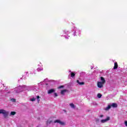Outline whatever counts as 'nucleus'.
<instances>
[{"instance_id": "f257e3e1", "label": "nucleus", "mask_w": 127, "mask_h": 127, "mask_svg": "<svg viewBox=\"0 0 127 127\" xmlns=\"http://www.w3.org/2000/svg\"><path fill=\"white\" fill-rule=\"evenodd\" d=\"M23 91H25V85H24L15 88L13 92L16 93H21Z\"/></svg>"}, {"instance_id": "f03ea898", "label": "nucleus", "mask_w": 127, "mask_h": 127, "mask_svg": "<svg viewBox=\"0 0 127 127\" xmlns=\"http://www.w3.org/2000/svg\"><path fill=\"white\" fill-rule=\"evenodd\" d=\"M69 34H70V32L67 30L64 29L62 32L61 36L65 37V39H69V37H70V36H68Z\"/></svg>"}, {"instance_id": "7ed1b4c3", "label": "nucleus", "mask_w": 127, "mask_h": 127, "mask_svg": "<svg viewBox=\"0 0 127 127\" xmlns=\"http://www.w3.org/2000/svg\"><path fill=\"white\" fill-rule=\"evenodd\" d=\"M2 114L3 115V117L4 119H7V117H8V114H9V112L6 111L3 109L0 110V115Z\"/></svg>"}, {"instance_id": "20e7f679", "label": "nucleus", "mask_w": 127, "mask_h": 127, "mask_svg": "<svg viewBox=\"0 0 127 127\" xmlns=\"http://www.w3.org/2000/svg\"><path fill=\"white\" fill-rule=\"evenodd\" d=\"M72 32L73 33V36H77L81 34V31L75 27L72 30Z\"/></svg>"}, {"instance_id": "39448f33", "label": "nucleus", "mask_w": 127, "mask_h": 127, "mask_svg": "<svg viewBox=\"0 0 127 127\" xmlns=\"http://www.w3.org/2000/svg\"><path fill=\"white\" fill-rule=\"evenodd\" d=\"M36 90V86L35 85L32 86H26L25 85V91H34Z\"/></svg>"}, {"instance_id": "423d86ee", "label": "nucleus", "mask_w": 127, "mask_h": 127, "mask_svg": "<svg viewBox=\"0 0 127 127\" xmlns=\"http://www.w3.org/2000/svg\"><path fill=\"white\" fill-rule=\"evenodd\" d=\"M111 107L113 108H117L118 104L117 103H112L111 105H108V107L105 108V110L108 111V110H110Z\"/></svg>"}, {"instance_id": "0eeeda50", "label": "nucleus", "mask_w": 127, "mask_h": 127, "mask_svg": "<svg viewBox=\"0 0 127 127\" xmlns=\"http://www.w3.org/2000/svg\"><path fill=\"white\" fill-rule=\"evenodd\" d=\"M55 124H56L57 123L58 124H60L61 126H65V123L59 120H57L54 121Z\"/></svg>"}, {"instance_id": "6e6552de", "label": "nucleus", "mask_w": 127, "mask_h": 127, "mask_svg": "<svg viewBox=\"0 0 127 127\" xmlns=\"http://www.w3.org/2000/svg\"><path fill=\"white\" fill-rule=\"evenodd\" d=\"M111 120V117H107L106 119H103L101 120V123L102 124H104L105 123H107L108 121H110Z\"/></svg>"}, {"instance_id": "1a4fd4ad", "label": "nucleus", "mask_w": 127, "mask_h": 127, "mask_svg": "<svg viewBox=\"0 0 127 127\" xmlns=\"http://www.w3.org/2000/svg\"><path fill=\"white\" fill-rule=\"evenodd\" d=\"M104 83L101 82V81H98L97 82V87H98V88H103V86H104Z\"/></svg>"}, {"instance_id": "9d476101", "label": "nucleus", "mask_w": 127, "mask_h": 127, "mask_svg": "<svg viewBox=\"0 0 127 127\" xmlns=\"http://www.w3.org/2000/svg\"><path fill=\"white\" fill-rule=\"evenodd\" d=\"M68 90L67 89H64L61 91V95H65L66 92H67Z\"/></svg>"}, {"instance_id": "9b49d317", "label": "nucleus", "mask_w": 127, "mask_h": 127, "mask_svg": "<svg viewBox=\"0 0 127 127\" xmlns=\"http://www.w3.org/2000/svg\"><path fill=\"white\" fill-rule=\"evenodd\" d=\"M100 80L102 83H103L105 84V83H106V80H105V78L103 77H100Z\"/></svg>"}, {"instance_id": "f8f14e48", "label": "nucleus", "mask_w": 127, "mask_h": 127, "mask_svg": "<svg viewBox=\"0 0 127 127\" xmlns=\"http://www.w3.org/2000/svg\"><path fill=\"white\" fill-rule=\"evenodd\" d=\"M70 75L71 78H74V77H75V73H74L73 72H70V73L68 75V78L70 77Z\"/></svg>"}, {"instance_id": "ddd939ff", "label": "nucleus", "mask_w": 127, "mask_h": 127, "mask_svg": "<svg viewBox=\"0 0 127 127\" xmlns=\"http://www.w3.org/2000/svg\"><path fill=\"white\" fill-rule=\"evenodd\" d=\"M54 92H55V90H54L53 89H52L49 90L48 91V94H52V93H54Z\"/></svg>"}, {"instance_id": "4468645a", "label": "nucleus", "mask_w": 127, "mask_h": 127, "mask_svg": "<svg viewBox=\"0 0 127 127\" xmlns=\"http://www.w3.org/2000/svg\"><path fill=\"white\" fill-rule=\"evenodd\" d=\"M85 75H86V72H81L80 73V77H85Z\"/></svg>"}, {"instance_id": "2eb2a0df", "label": "nucleus", "mask_w": 127, "mask_h": 127, "mask_svg": "<svg viewBox=\"0 0 127 127\" xmlns=\"http://www.w3.org/2000/svg\"><path fill=\"white\" fill-rule=\"evenodd\" d=\"M16 114V112L12 111L10 113V117H12V116H14Z\"/></svg>"}, {"instance_id": "dca6fc26", "label": "nucleus", "mask_w": 127, "mask_h": 127, "mask_svg": "<svg viewBox=\"0 0 127 127\" xmlns=\"http://www.w3.org/2000/svg\"><path fill=\"white\" fill-rule=\"evenodd\" d=\"M70 107L72 108V109H75V105H74V104L73 103H70L69 104Z\"/></svg>"}, {"instance_id": "f3484780", "label": "nucleus", "mask_w": 127, "mask_h": 127, "mask_svg": "<svg viewBox=\"0 0 127 127\" xmlns=\"http://www.w3.org/2000/svg\"><path fill=\"white\" fill-rule=\"evenodd\" d=\"M114 69H118V63H115Z\"/></svg>"}, {"instance_id": "a211bd4d", "label": "nucleus", "mask_w": 127, "mask_h": 127, "mask_svg": "<svg viewBox=\"0 0 127 127\" xmlns=\"http://www.w3.org/2000/svg\"><path fill=\"white\" fill-rule=\"evenodd\" d=\"M42 70H43V67H38L37 69V71L38 72H40V71H42Z\"/></svg>"}, {"instance_id": "6ab92c4d", "label": "nucleus", "mask_w": 127, "mask_h": 127, "mask_svg": "<svg viewBox=\"0 0 127 127\" xmlns=\"http://www.w3.org/2000/svg\"><path fill=\"white\" fill-rule=\"evenodd\" d=\"M77 83H78V84H79V85H84V84H85V83H84V82H80V81H79V80H77Z\"/></svg>"}, {"instance_id": "aec40b11", "label": "nucleus", "mask_w": 127, "mask_h": 127, "mask_svg": "<svg viewBox=\"0 0 127 127\" xmlns=\"http://www.w3.org/2000/svg\"><path fill=\"white\" fill-rule=\"evenodd\" d=\"M102 94H101V93H98L97 94V97L99 98V99H101V98H102Z\"/></svg>"}, {"instance_id": "412c9836", "label": "nucleus", "mask_w": 127, "mask_h": 127, "mask_svg": "<svg viewBox=\"0 0 127 127\" xmlns=\"http://www.w3.org/2000/svg\"><path fill=\"white\" fill-rule=\"evenodd\" d=\"M95 122L97 124L100 123V119L99 118H95Z\"/></svg>"}, {"instance_id": "4be33fe9", "label": "nucleus", "mask_w": 127, "mask_h": 127, "mask_svg": "<svg viewBox=\"0 0 127 127\" xmlns=\"http://www.w3.org/2000/svg\"><path fill=\"white\" fill-rule=\"evenodd\" d=\"M37 100L38 101V103H39L40 102V97L39 96H37Z\"/></svg>"}, {"instance_id": "5701e85b", "label": "nucleus", "mask_w": 127, "mask_h": 127, "mask_svg": "<svg viewBox=\"0 0 127 127\" xmlns=\"http://www.w3.org/2000/svg\"><path fill=\"white\" fill-rule=\"evenodd\" d=\"M11 102H12L13 103H15V102H16V100H15V99H14V98L11 99Z\"/></svg>"}, {"instance_id": "b1692460", "label": "nucleus", "mask_w": 127, "mask_h": 127, "mask_svg": "<svg viewBox=\"0 0 127 127\" xmlns=\"http://www.w3.org/2000/svg\"><path fill=\"white\" fill-rule=\"evenodd\" d=\"M35 100H36V98L33 97V98L30 99V101H31L32 102H34V101H35Z\"/></svg>"}, {"instance_id": "393cba45", "label": "nucleus", "mask_w": 127, "mask_h": 127, "mask_svg": "<svg viewBox=\"0 0 127 127\" xmlns=\"http://www.w3.org/2000/svg\"><path fill=\"white\" fill-rule=\"evenodd\" d=\"M62 88H64V86L61 85V86H59V87H58V89H62Z\"/></svg>"}, {"instance_id": "a878e982", "label": "nucleus", "mask_w": 127, "mask_h": 127, "mask_svg": "<svg viewBox=\"0 0 127 127\" xmlns=\"http://www.w3.org/2000/svg\"><path fill=\"white\" fill-rule=\"evenodd\" d=\"M54 95H55V97H57L58 96V95L56 93H55Z\"/></svg>"}, {"instance_id": "bb28decb", "label": "nucleus", "mask_w": 127, "mask_h": 127, "mask_svg": "<svg viewBox=\"0 0 127 127\" xmlns=\"http://www.w3.org/2000/svg\"><path fill=\"white\" fill-rule=\"evenodd\" d=\"M125 126L127 127V121H125Z\"/></svg>"}, {"instance_id": "cd10ccee", "label": "nucleus", "mask_w": 127, "mask_h": 127, "mask_svg": "<svg viewBox=\"0 0 127 127\" xmlns=\"http://www.w3.org/2000/svg\"><path fill=\"white\" fill-rule=\"evenodd\" d=\"M104 117V115H101L100 116V118H103Z\"/></svg>"}, {"instance_id": "c85d7f7f", "label": "nucleus", "mask_w": 127, "mask_h": 127, "mask_svg": "<svg viewBox=\"0 0 127 127\" xmlns=\"http://www.w3.org/2000/svg\"><path fill=\"white\" fill-rule=\"evenodd\" d=\"M93 105H97V103H96V102H93Z\"/></svg>"}, {"instance_id": "c756f323", "label": "nucleus", "mask_w": 127, "mask_h": 127, "mask_svg": "<svg viewBox=\"0 0 127 127\" xmlns=\"http://www.w3.org/2000/svg\"><path fill=\"white\" fill-rule=\"evenodd\" d=\"M38 85H42V84H41V83H38Z\"/></svg>"}, {"instance_id": "7c9ffc66", "label": "nucleus", "mask_w": 127, "mask_h": 127, "mask_svg": "<svg viewBox=\"0 0 127 127\" xmlns=\"http://www.w3.org/2000/svg\"><path fill=\"white\" fill-rule=\"evenodd\" d=\"M25 73H26V75H27V74H28V72H25Z\"/></svg>"}, {"instance_id": "2f4dec72", "label": "nucleus", "mask_w": 127, "mask_h": 127, "mask_svg": "<svg viewBox=\"0 0 127 127\" xmlns=\"http://www.w3.org/2000/svg\"><path fill=\"white\" fill-rule=\"evenodd\" d=\"M69 72H70V73H72V72H71V70H69Z\"/></svg>"}, {"instance_id": "473e14b6", "label": "nucleus", "mask_w": 127, "mask_h": 127, "mask_svg": "<svg viewBox=\"0 0 127 127\" xmlns=\"http://www.w3.org/2000/svg\"><path fill=\"white\" fill-rule=\"evenodd\" d=\"M91 69H93V67L91 66Z\"/></svg>"}, {"instance_id": "72a5a7b5", "label": "nucleus", "mask_w": 127, "mask_h": 127, "mask_svg": "<svg viewBox=\"0 0 127 127\" xmlns=\"http://www.w3.org/2000/svg\"><path fill=\"white\" fill-rule=\"evenodd\" d=\"M64 112H66V110H64Z\"/></svg>"}, {"instance_id": "f704fd0d", "label": "nucleus", "mask_w": 127, "mask_h": 127, "mask_svg": "<svg viewBox=\"0 0 127 127\" xmlns=\"http://www.w3.org/2000/svg\"><path fill=\"white\" fill-rule=\"evenodd\" d=\"M47 79H44V81H46Z\"/></svg>"}]
</instances>
